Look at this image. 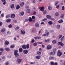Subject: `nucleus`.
<instances>
[{
	"label": "nucleus",
	"instance_id": "e2e57ef3",
	"mask_svg": "<svg viewBox=\"0 0 65 65\" xmlns=\"http://www.w3.org/2000/svg\"><path fill=\"white\" fill-rule=\"evenodd\" d=\"M5 64L6 65H8V64H9V63L7 62Z\"/></svg>",
	"mask_w": 65,
	"mask_h": 65
},
{
	"label": "nucleus",
	"instance_id": "de8ad7c7",
	"mask_svg": "<svg viewBox=\"0 0 65 65\" xmlns=\"http://www.w3.org/2000/svg\"><path fill=\"white\" fill-rule=\"evenodd\" d=\"M19 29V27L18 26H17L16 27L15 29L16 30H18Z\"/></svg>",
	"mask_w": 65,
	"mask_h": 65
},
{
	"label": "nucleus",
	"instance_id": "58836bf2",
	"mask_svg": "<svg viewBox=\"0 0 65 65\" xmlns=\"http://www.w3.org/2000/svg\"><path fill=\"white\" fill-rule=\"evenodd\" d=\"M57 28L58 29H60V25H57Z\"/></svg>",
	"mask_w": 65,
	"mask_h": 65
},
{
	"label": "nucleus",
	"instance_id": "774afa93",
	"mask_svg": "<svg viewBox=\"0 0 65 65\" xmlns=\"http://www.w3.org/2000/svg\"><path fill=\"white\" fill-rule=\"evenodd\" d=\"M44 24V22H41V25H43Z\"/></svg>",
	"mask_w": 65,
	"mask_h": 65
},
{
	"label": "nucleus",
	"instance_id": "2eb2a0df",
	"mask_svg": "<svg viewBox=\"0 0 65 65\" xmlns=\"http://www.w3.org/2000/svg\"><path fill=\"white\" fill-rule=\"evenodd\" d=\"M53 22L51 21H49L48 22V24L49 25H51L53 24Z\"/></svg>",
	"mask_w": 65,
	"mask_h": 65
},
{
	"label": "nucleus",
	"instance_id": "a19ab883",
	"mask_svg": "<svg viewBox=\"0 0 65 65\" xmlns=\"http://www.w3.org/2000/svg\"><path fill=\"white\" fill-rule=\"evenodd\" d=\"M50 63L51 65H54V62L52 61V62H51Z\"/></svg>",
	"mask_w": 65,
	"mask_h": 65
},
{
	"label": "nucleus",
	"instance_id": "20e7f679",
	"mask_svg": "<svg viewBox=\"0 0 65 65\" xmlns=\"http://www.w3.org/2000/svg\"><path fill=\"white\" fill-rule=\"evenodd\" d=\"M23 61V59H17V62L19 64H20L21 62H22Z\"/></svg>",
	"mask_w": 65,
	"mask_h": 65
},
{
	"label": "nucleus",
	"instance_id": "a18cd8bd",
	"mask_svg": "<svg viewBox=\"0 0 65 65\" xmlns=\"http://www.w3.org/2000/svg\"><path fill=\"white\" fill-rule=\"evenodd\" d=\"M0 51L1 52H3V48H0Z\"/></svg>",
	"mask_w": 65,
	"mask_h": 65
},
{
	"label": "nucleus",
	"instance_id": "8fccbe9b",
	"mask_svg": "<svg viewBox=\"0 0 65 65\" xmlns=\"http://www.w3.org/2000/svg\"><path fill=\"white\" fill-rule=\"evenodd\" d=\"M36 13V12L35 11H34L33 12V15H35Z\"/></svg>",
	"mask_w": 65,
	"mask_h": 65
},
{
	"label": "nucleus",
	"instance_id": "6e6d98bb",
	"mask_svg": "<svg viewBox=\"0 0 65 65\" xmlns=\"http://www.w3.org/2000/svg\"><path fill=\"white\" fill-rule=\"evenodd\" d=\"M60 7V5H58L56 7V8H57V9H58L59 8V7Z\"/></svg>",
	"mask_w": 65,
	"mask_h": 65
},
{
	"label": "nucleus",
	"instance_id": "6e6552de",
	"mask_svg": "<svg viewBox=\"0 0 65 65\" xmlns=\"http://www.w3.org/2000/svg\"><path fill=\"white\" fill-rule=\"evenodd\" d=\"M52 48V46L51 45H48L47 47V50H50Z\"/></svg>",
	"mask_w": 65,
	"mask_h": 65
},
{
	"label": "nucleus",
	"instance_id": "c85d7f7f",
	"mask_svg": "<svg viewBox=\"0 0 65 65\" xmlns=\"http://www.w3.org/2000/svg\"><path fill=\"white\" fill-rule=\"evenodd\" d=\"M20 14H21L22 15H23L24 14V13L23 11L21 12L20 13Z\"/></svg>",
	"mask_w": 65,
	"mask_h": 65
},
{
	"label": "nucleus",
	"instance_id": "393cba45",
	"mask_svg": "<svg viewBox=\"0 0 65 65\" xmlns=\"http://www.w3.org/2000/svg\"><path fill=\"white\" fill-rule=\"evenodd\" d=\"M54 59V57L53 56H50L49 58L50 60H53Z\"/></svg>",
	"mask_w": 65,
	"mask_h": 65
},
{
	"label": "nucleus",
	"instance_id": "69168bd1",
	"mask_svg": "<svg viewBox=\"0 0 65 65\" xmlns=\"http://www.w3.org/2000/svg\"><path fill=\"white\" fill-rule=\"evenodd\" d=\"M42 48H40L39 49V51H42Z\"/></svg>",
	"mask_w": 65,
	"mask_h": 65
},
{
	"label": "nucleus",
	"instance_id": "603ef678",
	"mask_svg": "<svg viewBox=\"0 0 65 65\" xmlns=\"http://www.w3.org/2000/svg\"><path fill=\"white\" fill-rule=\"evenodd\" d=\"M64 9H65V7L64 6H62V10H64Z\"/></svg>",
	"mask_w": 65,
	"mask_h": 65
},
{
	"label": "nucleus",
	"instance_id": "bb28decb",
	"mask_svg": "<svg viewBox=\"0 0 65 65\" xmlns=\"http://www.w3.org/2000/svg\"><path fill=\"white\" fill-rule=\"evenodd\" d=\"M56 42H57V41L56 40H53L52 42V43H53V44H55V43H56Z\"/></svg>",
	"mask_w": 65,
	"mask_h": 65
},
{
	"label": "nucleus",
	"instance_id": "dca6fc26",
	"mask_svg": "<svg viewBox=\"0 0 65 65\" xmlns=\"http://www.w3.org/2000/svg\"><path fill=\"white\" fill-rule=\"evenodd\" d=\"M20 8V5H17L16 7V9H17V10H18Z\"/></svg>",
	"mask_w": 65,
	"mask_h": 65
},
{
	"label": "nucleus",
	"instance_id": "680f3d73",
	"mask_svg": "<svg viewBox=\"0 0 65 65\" xmlns=\"http://www.w3.org/2000/svg\"><path fill=\"white\" fill-rule=\"evenodd\" d=\"M32 19H35V17L34 16H32Z\"/></svg>",
	"mask_w": 65,
	"mask_h": 65
},
{
	"label": "nucleus",
	"instance_id": "5fc2aeb1",
	"mask_svg": "<svg viewBox=\"0 0 65 65\" xmlns=\"http://www.w3.org/2000/svg\"><path fill=\"white\" fill-rule=\"evenodd\" d=\"M37 43H38V44H42V42H37Z\"/></svg>",
	"mask_w": 65,
	"mask_h": 65
},
{
	"label": "nucleus",
	"instance_id": "a878e982",
	"mask_svg": "<svg viewBox=\"0 0 65 65\" xmlns=\"http://www.w3.org/2000/svg\"><path fill=\"white\" fill-rule=\"evenodd\" d=\"M50 41V39H48L47 40H45V41L46 42H49Z\"/></svg>",
	"mask_w": 65,
	"mask_h": 65
},
{
	"label": "nucleus",
	"instance_id": "c03bdc74",
	"mask_svg": "<svg viewBox=\"0 0 65 65\" xmlns=\"http://www.w3.org/2000/svg\"><path fill=\"white\" fill-rule=\"evenodd\" d=\"M35 42V40H34V39H32L31 41V43H34Z\"/></svg>",
	"mask_w": 65,
	"mask_h": 65
},
{
	"label": "nucleus",
	"instance_id": "f257e3e1",
	"mask_svg": "<svg viewBox=\"0 0 65 65\" xmlns=\"http://www.w3.org/2000/svg\"><path fill=\"white\" fill-rule=\"evenodd\" d=\"M30 46V45L29 44H27L26 45V44H24L22 46V47L23 49H29V46Z\"/></svg>",
	"mask_w": 65,
	"mask_h": 65
},
{
	"label": "nucleus",
	"instance_id": "4468645a",
	"mask_svg": "<svg viewBox=\"0 0 65 65\" xmlns=\"http://www.w3.org/2000/svg\"><path fill=\"white\" fill-rule=\"evenodd\" d=\"M46 17L48 19H51V16H50V15H48L46 16Z\"/></svg>",
	"mask_w": 65,
	"mask_h": 65
},
{
	"label": "nucleus",
	"instance_id": "13d9d810",
	"mask_svg": "<svg viewBox=\"0 0 65 65\" xmlns=\"http://www.w3.org/2000/svg\"><path fill=\"white\" fill-rule=\"evenodd\" d=\"M54 65H58V63L57 62H55L54 63Z\"/></svg>",
	"mask_w": 65,
	"mask_h": 65
},
{
	"label": "nucleus",
	"instance_id": "c9c22d12",
	"mask_svg": "<svg viewBox=\"0 0 65 65\" xmlns=\"http://www.w3.org/2000/svg\"><path fill=\"white\" fill-rule=\"evenodd\" d=\"M46 36H48V35H49V32H46Z\"/></svg>",
	"mask_w": 65,
	"mask_h": 65
},
{
	"label": "nucleus",
	"instance_id": "39448f33",
	"mask_svg": "<svg viewBox=\"0 0 65 65\" xmlns=\"http://www.w3.org/2000/svg\"><path fill=\"white\" fill-rule=\"evenodd\" d=\"M23 52L24 54H28V51L27 50H25L23 51Z\"/></svg>",
	"mask_w": 65,
	"mask_h": 65
},
{
	"label": "nucleus",
	"instance_id": "4c0bfd02",
	"mask_svg": "<svg viewBox=\"0 0 65 65\" xmlns=\"http://www.w3.org/2000/svg\"><path fill=\"white\" fill-rule=\"evenodd\" d=\"M3 25V22H0V26H2Z\"/></svg>",
	"mask_w": 65,
	"mask_h": 65
},
{
	"label": "nucleus",
	"instance_id": "72a5a7b5",
	"mask_svg": "<svg viewBox=\"0 0 65 65\" xmlns=\"http://www.w3.org/2000/svg\"><path fill=\"white\" fill-rule=\"evenodd\" d=\"M63 17H64V14H62L61 15V17H60V18H62L63 19H64L63 18Z\"/></svg>",
	"mask_w": 65,
	"mask_h": 65
},
{
	"label": "nucleus",
	"instance_id": "7ed1b4c3",
	"mask_svg": "<svg viewBox=\"0 0 65 65\" xmlns=\"http://www.w3.org/2000/svg\"><path fill=\"white\" fill-rule=\"evenodd\" d=\"M58 54H57V56L59 57H60V56H61V55H62V52L60 51V50H59L58 51Z\"/></svg>",
	"mask_w": 65,
	"mask_h": 65
},
{
	"label": "nucleus",
	"instance_id": "6ab92c4d",
	"mask_svg": "<svg viewBox=\"0 0 65 65\" xmlns=\"http://www.w3.org/2000/svg\"><path fill=\"white\" fill-rule=\"evenodd\" d=\"M21 33L22 34H25V31L24 30H21Z\"/></svg>",
	"mask_w": 65,
	"mask_h": 65
},
{
	"label": "nucleus",
	"instance_id": "f704fd0d",
	"mask_svg": "<svg viewBox=\"0 0 65 65\" xmlns=\"http://www.w3.org/2000/svg\"><path fill=\"white\" fill-rule=\"evenodd\" d=\"M37 54H38V55H41V52H37Z\"/></svg>",
	"mask_w": 65,
	"mask_h": 65
},
{
	"label": "nucleus",
	"instance_id": "9d476101",
	"mask_svg": "<svg viewBox=\"0 0 65 65\" xmlns=\"http://www.w3.org/2000/svg\"><path fill=\"white\" fill-rule=\"evenodd\" d=\"M34 38L35 40H37L38 39H41V38L40 37H34Z\"/></svg>",
	"mask_w": 65,
	"mask_h": 65
},
{
	"label": "nucleus",
	"instance_id": "3c124183",
	"mask_svg": "<svg viewBox=\"0 0 65 65\" xmlns=\"http://www.w3.org/2000/svg\"><path fill=\"white\" fill-rule=\"evenodd\" d=\"M55 15L56 16H58V15H59V13L57 12H56L55 13Z\"/></svg>",
	"mask_w": 65,
	"mask_h": 65
},
{
	"label": "nucleus",
	"instance_id": "7c9ffc66",
	"mask_svg": "<svg viewBox=\"0 0 65 65\" xmlns=\"http://www.w3.org/2000/svg\"><path fill=\"white\" fill-rule=\"evenodd\" d=\"M6 51H10V49L8 48H5Z\"/></svg>",
	"mask_w": 65,
	"mask_h": 65
},
{
	"label": "nucleus",
	"instance_id": "9b49d317",
	"mask_svg": "<svg viewBox=\"0 0 65 65\" xmlns=\"http://www.w3.org/2000/svg\"><path fill=\"white\" fill-rule=\"evenodd\" d=\"M41 58V56L40 55H38L36 57V58L37 59H38V60H39V59H40V58Z\"/></svg>",
	"mask_w": 65,
	"mask_h": 65
},
{
	"label": "nucleus",
	"instance_id": "f8f14e48",
	"mask_svg": "<svg viewBox=\"0 0 65 65\" xmlns=\"http://www.w3.org/2000/svg\"><path fill=\"white\" fill-rule=\"evenodd\" d=\"M5 43L6 45H8V44H9V42L7 41V40H6L5 42Z\"/></svg>",
	"mask_w": 65,
	"mask_h": 65
},
{
	"label": "nucleus",
	"instance_id": "1a4fd4ad",
	"mask_svg": "<svg viewBox=\"0 0 65 65\" xmlns=\"http://www.w3.org/2000/svg\"><path fill=\"white\" fill-rule=\"evenodd\" d=\"M15 17V14H11V18H12V19H13V18H14Z\"/></svg>",
	"mask_w": 65,
	"mask_h": 65
},
{
	"label": "nucleus",
	"instance_id": "f03ea898",
	"mask_svg": "<svg viewBox=\"0 0 65 65\" xmlns=\"http://www.w3.org/2000/svg\"><path fill=\"white\" fill-rule=\"evenodd\" d=\"M18 51L17 50L14 51V55L15 56L17 57H18L19 56V53H18Z\"/></svg>",
	"mask_w": 65,
	"mask_h": 65
},
{
	"label": "nucleus",
	"instance_id": "864d4df0",
	"mask_svg": "<svg viewBox=\"0 0 65 65\" xmlns=\"http://www.w3.org/2000/svg\"><path fill=\"white\" fill-rule=\"evenodd\" d=\"M46 20H47V19L46 18H45V19H43L42 21H46Z\"/></svg>",
	"mask_w": 65,
	"mask_h": 65
},
{
	"label": "nucleus",
	"instance_id": "c756f323",
	"mask_svg": "<svg viewBox=\"0 0 65 65\" xmlns=\"http://www.w3.org/2000/svg\"><path fill=\"white\" fill-rule=\"evenodd\" d=\"M10 21H11V19H7L6 20V22L7 23H9L10 22Z\"/></svg>",
	"mask_w": 65,
	"mask_h": 65
},
{
	"label": "nucleus",
	"instance_id": "aec40b11",
	"mask_svg": "<svg viewBox=\"0 0 65 65\" xmlns=\"http://www.w3.org/2000/svg\"><path fill=\"white\" fill-rule=\"evenodd\" d=\"M19 52H20L21 53L22 52H23V48H20L19 49Z\"/></svg>",
	"mask_w": 65,
	"mask_h": 65
},
{
	"label": "nucleus",
	"instance_id": "423d86ee",
	"mask_svg": "<svg viewBox=\"0 0 65 65\" xmlns=\"http://www.w3.org/2000/svg\"><path fill=\"white\" fill-rule=\"evenodd\" d=\"M55 54H56V52H55L53 51V52H51L50 53L49 55H55Z\"/></svg>",
	"mask_w": 65,
	"mask_h": 65
},
{
	"label": "nucleus",
	"instance_id": "2f4dec72",
	"mask_svg": "<svg viewBox=\"0 0 65 65\" xmlns=\"http://www.w3.org/2000/svg\"><path fill=\"white\" fill-rule=\"evenodd\" d=\"M43 13L44 14H45L46 13V11L45 10H44L43 12Z\"/></svg>",
	"mask_w": 65,
	"mask_h": 65
},
{
	"label": "nucleus",
	"instance_id": "4be33fe9",
	"mask_svg": "<svg viewBox=\"0 0 65 65\" xmlns=\"http://www.w3.org/2000/svg\"><path fill=\"white\" fill-rule=\"evenodd\" d=\"M52 7L51 6H48V9L49 10H52Z\"/></svg>",
	"mask_w": 65,
	"mask_h": 65
},
{
	"label": "nucleus",
	"instance_id": "bf43d9fd",
	"mask_svg": "<svg viewBox=\"0 0 65 65\" xmlns=\"http://www.w3.org/2000/svg\"><path fill=\"white\" fill-rule=\"evenodd\" d=\"M35 63V62H31L30 63L31 64H34Z\"/></svg>",
	"mask_w": 65,
	"mask_h": 65
},
{
	"label": "nucleus",
	"instance_id": "ea45409f",
	"mask_svg": "<svg viewBox=\"0 0 65 65\" xmlns=\"http://www.w3.org/2000/svg\"><path fill=\"white\" fill-rule=\"evenodd\" d=\"M62 37V35H60L59 36V39H60V38H61V37Z\"/></svg>",
	"mask_w": 65,
	"mask_h": 65
},
{
	"label": "nucleus",
	"instance_id": "e433bc0d",
	"mask_svg": "<svg viewBox=\"0 0 65 65\" xmlns=\"http://www.w3.org/2000/svg\"><path fill=\"white\" fill-rule=\"evenodd\" d=\"M30 9H28L27 10V13H30Z\"/></svg>",
	"mask_w": 65,
	"mask_h": 65
},
{
	"label": "nucleus",
	"instance_id": "f3484780",
	"mask_svg": "<svg viewBox=\"0 0 65 65\" xmlns=\"http://www.w3.org/2000/svg\"><path fill=\"white\" fill-rule=\"evenodd\" d=\"M63 22V20L62 19L58 21V23L60 24H61V23H62Z\"/></svg>",
	"mask_w": 65,
	"mask_h": 65
},
{
	"label": "nucleus",
	"instance_id": "09e8293b",
	"mask_svg": "<svg viewBox=\"0 0 65 65\" xmlns=\"http://www.w3.org/2000/svg\"><path fill=\"white\" fill-rule=\"evenodd\" d=\"M9 28H11L12 27V25L11 24H10L8 26Z\"/></svg>",
	"mask_w": 65,
	"mask_h": 65
},
{
	"label": "nucleus",
	"instance_id": "0eeeda50",
	"mask_svg": "<svg viewBox=\"0 0 65 65\" xmlns=\"http://www.w3.org/2000/svg\"><path fill=\"white\" fill-rule=\"evenodd\" d=\"M58 45H60L62 46H63L64 45V44L62 42H59L58 43Z\"/></svg>",
	"mask_w": 65,
	"mask_h": 65
},
{
	"label": "nucleus",
	"instance_id": "49530a36",
	"mask_svg": "<svg viewBox=\"0 0 65 65\" xmlns=\"http://www.w3.org/2000/svg\"><path fill=\"white\" fill-rule=\"evenodd\" d=\"M4 13H2L1 14L2 17H4Z\"/></svg>",
	"mask_w": 65,
	"mask_h": 65
},
{
	"label": "nucleus",
	"instance_id": "79ce46f5",
	"mask_svg": "<svg viewBox=\"0 0 65 65\" xmlns=\"http://www.w3.org/2000/svg\"><path fill=\"white\" fill-rule=\"evenodd\" d=\"M33 45L34 46H37V43H34L33 44Z\"/></svg>",
	"mask_w": 65,
	"mask_h": 65
},
{
	"label": "nucleus",
	"instance_id": "cd10ccee",
	"mask_svg": "<svg viewBox=\"0 0 65 65\" xmlns=\"http://www.w3.org/2000/svg\"><path fill=\"white\" fill-rule=\"evenodd\" d=\"M5 31V28H3L1 30V32L3 33Z\"/></svg>",
	"mask_w": 65,
	"mask_h": 65
},
{
	"label": "nucleus",
	"instance_id": "37998d69",
	"mask_svg": "<svg viewBox=\"0 0 65 65\" xmlns=\"http://www.w3.org/2000/svg\"><path fill=\"white\" fill-rule=\"evenodd\" d=\"M10 15H8L6 16V18H9V17H10Z\"/></svg>",
	"mask_w": 65,
	"mask_h": 65
},
{
	"label": "nucleus",
	"instance_id": "4d7b16f0",
	"mask_svg": "<svg viewBox=\"0 0 65 65\" xmlns=\"http://www.w3.org/2000/svg\"><path fill=\"white\" fill-rule=\"evenodd\" d=\"M58 4V2H56L55 4V6H57V4Z\"/></svg>",
	"mask_w": 65,
	"mask_h": 65
},
{
	"label": "nucleus",
	"instance_id": "b1692460",
	"mask_svg": "<svg viewBox=\"0 0 65 65\" xmlns=\"http://www.w3.org/2000/svg\"><path fill=\"white\" fill-rule=\"evenodd\" d=\"M10 7H11V8L13 9V8H14V5L13 4H12L10 6Z\"/></svg>",
	"mask_w": 65,
	"mask_h": 65
},
{
	"label": "nucleus",
	"instance_id": "052dcab7",
	"mask_svg": "<svg viewBox=\"0 0 65 65\" xmlns=\"http://www.w3.org/2000/svg\"><path fill=\"white\" fill-rule=\"evenodd\" d=\"M32 2L33 3H35V0H32Z\"/></svg>",
	"mask_w": 65,
	"mask_h": 65
},
{
	"label": "nucleus",
	"instance_id": "0e129e2a",
	"mask_svg": "<svg viewBox=\"0 0 65 65\" xmlns=\"http://www.w3.org/2000/svg\"><path fill=\"white\" fill-rule=\"evenodd\" d=\"M13 22L14 23H17V21L16 20H14L13 21Z\"/></svg>",
	"mask_w": 65,
	"mask_h": 65
},
{
	"label": "nucleus",
	"instance_id": "338daca9",
	"mask_svg": "<svg viewBox=\"0 0 65 65\" xmlns=\"http://www.w3.org/2000/svg\"><path fill=\"white\" fill-rule=\"evenodd\" d=\"M42 36H46V34H43Z\"/></svg>",
	"mask_w": 65,
	"mask_h": 65
},
{
	"label": "nucleus",
	"instance_id": "5701e85b",
	"mask_svg": "<svg viewBox=\"0 0 65 65\" xmlns=\"http://www.w3.org/2000/svg\"><path fill=\"white\" fill-rule=\"evenodd\" d=\"M35 26L36 27H39V24L38 23H36L35 24Z\"/></svg>",
	"mask_w": 65,
	"mask_h": 65
},
{
	"label": "nucleus",
	"instance_id": "412c9836",
	"mask_svg": "<svg viewBox=\"0 0 65 65\" xmlns=\"http://www.w3.org/2000/svg\"><path fill=\"white\" fill-rule=\"evenodd\" d=\"M24 5H25V3L24 2L20 4V5L21 7H23Z\"/></svg>",
	"mask_w": 65,
	"mask_h": 65
},
{
	"label": "nucleus",
	"instance_id": "473e14b6",
	"mask_svg": "<svg viewBox=\"0 0 65 65\" xmlns=\"http://www.w3.org/2000/svg\"><path fill=\"white\" fill-rule=\"evenodd\" d=\"M14 47V45H12L10 46V48H13Z\"/></svg>",
	"mask_w": 65,
	"mask_h": 65
},
{
	"label": "nucleus",
	"instance_id": "ddd939ff",
	"mask_svg": "<svg viewBox=\"0 0 65 65\" xmlns=\"http://www.w3.org/2000/svg\"><path fill=\"white\" fill-rule=\"evenodd\" d=\"M39 9H40L41 11H42L43 10H44V8L43 7H39Z\"/></svg>",
	"mask_w": 65,
	"mask_h": 65
},
{
	"label": "nucleus",
	"instance_id": "a211bd4d",
	"mask_svg": "<svg viewBox=\"0 0 65 65\" xmlns=\"http://www.w3.org/2000/svg\"><path fill=\"white\" fill-rule=\"evenodd\" d=\"M28 21L29 22H31L33 21V20L31 17H29L28 18Z\"/></svg>",
	"mask_w": 65,
	"mask_h": 65
}]
</instances>
